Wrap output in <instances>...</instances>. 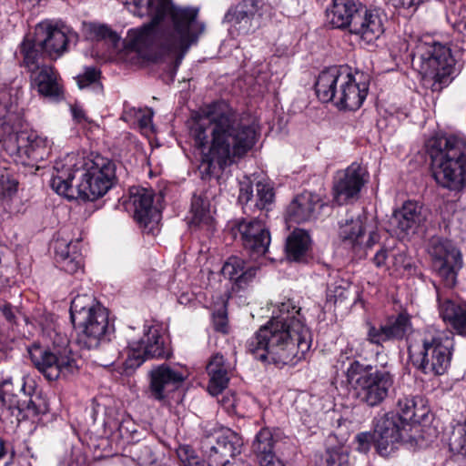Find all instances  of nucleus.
Returning <instances> with one entry per match:
<instances>
[{
  "mask_svg": "<svg viewBox=\"0 0 466 466\" xmlns=\"http://www.w3.org/2000/svg\"><path fill=\"white\" fill-rule=\"evenodd\" d=\"M189 136L200 150L202 178H218L255 146V127L240 118L225 101L214 102L192 119Z\"/></svg>",
  "mask_w": 466,
  "mask_h": 466,
  "instance_id": "1",
  "label": "nucleus"
},
{
  "mask_svg": "<svg viewBox=\"0 0 466 466\" xmlns=\"http://www.w3.org/2000/svg\"><path fill=\"white\" fill-rule=\"evenodd\" d=\"M135 15H149L151 22L137 29L132 41L137 49H157L177 57L180 64L204 32L198 9L176 6L171 0H122Z\"/></svg>",
  "mask_w": 466,
  "mask_h": 466,
  "instance_id": "2",
  "label": "nucleus"
},
{
  "mask_svg": "<svg viewBox=\"0 0 466 466\" xmlns=\"http://www.w3.org/2000/svg\"><path fill=\"white\" fill-rule=\"evenodd\" d=\"M300 310L291 299L279 304L270 320L248 340V351L261 361L296 365L305 358L312 342Z\"/></svg>",
  "mask_w": 466,
  "mask_h": 466,
  "instance_id": "3",
  "label": "nucleus"
},
{
  "mask_svg": "<svg viewBox=\"0 0 466 466\" xmlns=\"http://www.w3.org/2000/svg\"><path fill=\"white\" fill-rule=\"evenodd\" d=\"M53 169L51 187L67 198H75L72 180L76 172L81 173L76 191L84 200L94 201L103 197L116 179L115 162L100 155L81 157L67 154L55 162Z\"/></svg>",
  "mask_w": 466,
  "mask_h": 466,
  "instance_id": "4",
  "label": "nucleus"
},
{
  "mask_svg": "<svg viewBox=\"0 0 466 466\" xmlns=\"http://www.w3.org/2000/svg\"><path fill=\"white\" fill-rule=\"evenodd\" d=\"M8 88L0 87V143L4 150L15 162L25 163L26 159L43 160L49 154V141L34 131L20 130V121Z\"/></svg>",
  "mask_w": 466,
  "mask_h": 466,
  "instance_id": "5",
  "label": "nucleus"
},
{
  "mask_svg": "<svg viewBox=\"0 0 466 466\" xmlns=\"http://www.w3.org/2000/svg\"><path fill=\"white\" fill-rule=\"evenodd\" d=\"M370 77L348 66H331L321 71L315 83L318 98L331 102L339 109L355 111L367 97Z\"/></svg>",
  "mask_w": 466,
  "mask_h": 466,
  "instance_id": "6",
  "label": "nucleus"
},
{
  "mask_svg": "<svg viewBox=\"0 0 466 466\" xmlns=\"http://www.w3.org/2000/svg\"><path fill=\"white\" fill-rule=\"evenodd\" d=\"M429 154L432 177L438 185L450 190L466 186V138L451 135L431 142Z\"/></svg>",
  "mask_w": 466,
  "mask_h": 466,
  "instance_id": "7",
  "label": "nucleus"
},
{
  "mask_svg": "<svg viewBox=\"0 0 466 466\" xmlns=\"http://www.w3.org/2000/svg\"><path fill=\"white\" fill-rule=\"evenodd\" d=\"M70 318L76 331V342L86 350H94L109 340L114 327L108 311L88 295H77L71 302Z\"/></svg>",
  "mask_w": 466,
  "mask_h": 466,
  "instance_id": "8",
  "label": "nucleus"
},
{
  "mask_svg": "<svg viewBox=\"0 0 466 466\" xmlns=\"http://www.w3.org/2000/svg\"><path fill=\"white\" fill-rule=\"evenodd\" d=\"M343 373L359 401L369 407L381 404L389 396L394 383V376L386 365L379 369L360 360H352Z\"/></svg>",
  "mask_w": 466,
  "mask_h": 466,
  "instance_id": "9",
  "label": "nucleus"
},
{
  "mask_svg": "<svg viewBox=\"0 0 466 466\" xmlns=\"http://www.w3.org/2000/svg\"><path fill=\"white\" fill-rule=\"evenodd\" d=\"M422 347L419 353L414 346L408 348L413 365L424 374L439 376L450 367L454 342L449 337L436 330H427L421 339Z\"/></svg>",
  "mask_w": 466,
  "mask_h": 466,
  "instance_id": "10",
  "label": "nucleus"
},
{
  "mask_svg": "<svg viewBox=\"0 0 466 466\" xmlns=\"http://www.w3.org/2000/svg\"><path fill=\"white\" fill-rule=\"evenodd\" d=\"M412 65L424 77L445 83L454 72L455 59L450 46L431 37L419 40L412 53Z\"/></svg>",
  "mask_w": 466,
  "mask_h": 466,
  "instance_id": "11",
  "label": "nucleus"
},
{
  "mask_svg": "<svg viewBox=\"0 0 466 466\" xmlns=\"http://www.w3.org/2000/svg\"><path fill=\"white\" fill-rule=\"evenodd\" d=\"M417 428H408L399 415L388 412L377 419L374 426L375 446L380 455L390 456L400 445L409 449L420 447L423 440Z\"/></svg>",
  "mask_w": 466,
  "mask_h": 466,
  "instance_id": "12",
  "label": "nucleus"
},
{
  "mask_svg": "<svg viewBox=\"0 0 466 466\" xmlns=\"http://www.w3.org/2000/svg\"><path fill=\"white\" fill-rule=\"evenodd\" d=\"M29 355L35 368L48 380L68 378L78 371L76 360L67 348H54L53 350L35 346Z\"/></svg>",
  "mask_w": 466,
  "mask_h": 466,
  "instance_id": "13",
  "label": "nucleus"
},
{
  "mask_svg": "<svg viewBox=\"0 0 466 466\" xmlns=\"http://www.w3.org/2000/svg\"><path fill=\"white\" fill-rule=\"evenodd\" d=\"M428 252L437 274L447 287H453L457 272L462 267L461 251L450 240L433 237L429 242Z\"/></svg>",
  "mask_w": 466,
  "mask_h": 466,
  "instance_id": "14",
  "label": "nucleus"
},
{
  "mask_svg": "<svg viewBox=\"0 0 466 466\" xmlns=\"http://www.w3.org/2000/svg\"><path fill=\"white\" fill-rule=\"evenodd\" d=\"M36 41L43 53L51 60H56L67 52L69 45H76L78 35L66 25L59 26L51 21L36 25Z\"/></svg>",
  "mask_w": 466,
  "mask_h": 466,
  "instance_id": "15",
  "label": "nucleus"
},
{
  "mask_svg": "<svg viewBox=\"0 0 466 466\" xmlns=\"http://www.w3.org/2000/svg\"><path fill=\"white\" fill-rule=\"evenodd\" d=\"M266 213L252 219H243L238 223L242 245L252 258L265 255L270 244V233L264 223Z\"/></svg>",
  "mask_w": 466,
  "mask_h": 466,
  "instance_id": "16",
  "label": "nucleus"
},
{
  "mask_svg": "<svg viewBox=\"0 0 466 466\" xmlns=\"http://www.w3.org/2000/svg\"><path fill=\"white\" fill-rule=\"evenodd\" d=\"M149 376V397L161 402L166 401L170 393L175 391L186 379L183 372L167 364L154 367Z\"/></svg>",
  "mask_w": 466,
  "mask_h": 466,
  "instance_id": "17",
  "label": "nucleus"
},
{
  "mask_svg": "<svg viewBox=\"0 0 466 466\" xmlns=\"http://www.w3.org/2000/svg\"><path fill=\"white\" fill-rule=\"evenodd\" d=\"M365 169L358 163L339 170L333 180L334 200L342 205L356 197L365 183Z\"/></svg>",
  "mask_w": 466,
  "mask_h": 466,
  "instance_id": "18",
  "label": "nucleus"
},
{
  "mask_svg": "<svg viewBox=\"0 0 466 466\" xmlns=\"http://www.w3.org/2000/svg\"><path fill=\"white\" fill-rule=\"evenodd\" d=\"M274 198V188L268 183L258 182L254 192L249 181L240 182L238 201L246 214H255L257 211L268 212L273 205Z\"/></svg>",
  "mask_w": 466,
  "mask_h": 466,
  "instance_id": "19",
  "label": "nucleus"
},
{
  "mask_svg": "<svg viewBox=\"0 0 466 466\" xmlns=\"http://www.w3.org/2000/svg\"><path fill=\"white\" fill-rule=\"evenodd\" d=\"M410 328V319L404 313L390 318L380 326L367 322V340L371 344L382 346L388 341L402 339Z\"/></svg>",
  "mask_w": 466,
  "mask_h": 466,
  "instance_id": "20",
  "label": "nucleus"
},
{
  "mask_svg": "<svg viewBox=\"0 0 466 466\" xmlns=\"http://www.w3.org/2000/svg\"><path fill=\"white\" fill-rule=\"evenodd\" d=\"M153 192L144 187L132 189L130 196L134 218L148 233L154 232L160 220V212L153 206Z\"/></svg>",
  "mask_w": 466,
  "mask_h": 466,
  "instance_id": "21",
  "label": "nucleus"
},
{
  "mask_svg": "<svg viewBox=\"0 0 466 466\" xmlns=\"http://www.w3.org/2000/svg\"><path fill=\"white\" fill-rule=\"evenodd\" d=\"M351 34L358 35L366 44H372L384 33V25L378 10L360 6L359 14L351 24Z\"/></svg>",
  "mask_w": 466,
  "mask_h": 466,
  "instance_id": "22",
  "label": "nucleus"
},
{
  "mask_svg": "<svg viewBox=\"0 0 466 466\" xmlns=\"http://www.w3.org/2000/svg\"><path fill=\"white\" fill-rule=\"evenodd\" d=\"M428 218V210L416 201H406L400 208L393 213L392 223L400 233L415 234L424 226Z\"/></svg>",
  "mask_w": 466,
  "mask_h": 466,
  "instance_id": "23",
  "label": "nucleus"
},
{
  "mask_svg": "<svg viewBox=\"0 0 466 466\" xmlns=\"http://www.w3.org/2000/svg\"><path fill=\"white\" fill-rule=\"evenodd\" d=\"M130 357L136 359L140 365L146 359L164 358L166 352L164 342L157 329L148 328L143 338L129 343Z\"/></svg>",
  "mask_w": 466,
  "mask_h": 466,
  "instance_id": "24",
  "label": "nucleus"
},
{
  "mask_svg": "<svg viewBox=\"0 0 466 466\" xmlns=\"http://www.w3.org/2000/svg\"><path fill=\"white\" fill-rule=\"evenodd\" d=\"M323 207L319 197L310 192L297 196L288 206L286 219L289 222L303 223L316 218L317 211Z\"/></svg>",
  "mask_w": 466,
  "mask_h": 466,
  "instance_id": "25",
  "label": "nucleus"
},
{
  "mask_svg": "<svg viewBox=\"0 0 466 466\" xmlns=\"http://www.w3.org/2000/svg\"><path fill=\"white\" fill-rule=\"evenodd\" d=\"M216 444L210 447L209 457L216 458L215 465L221 466L223 461H233L236 454L240 453L242 441L238 434L229 429L217 432Z\"/></svg>",
  "mask_w": 466,
  "mask_h": 466,
  "instance_id": "26",
  "label": "nucleus"
},
{
  "mask_svg": "<svg viewBox=\"0 0 466 466\" xmlns=\"http://www.w3.org/2000/svg\"><path fill=\"white\" fill-rule=\"evenodd\" d=\"M77 246L78 242H68L64 238L54 243L56 260L59 268L69 274H75L83 268V257Z\"/></svg>",
  "mask_w": 466,
  "mask_h": 466,
  "instance_id": "27",
  "label": "nucleus"
},
{
  "mask_svg": "<svg viewBox=\"0 0 466 466\" xmlns=\"http://www.w3.org/2000/svg\"><path fill=\"white\" fill-rule=\"evenodd\" d=\"M258 268L248 266L241 258L232 256L224 263L221 273L233 282L238 289H245L256 277Z\"/></svg>",
  "mask_w": 466,
  "mask_h": 466,
  "instance_id": "28",
  "label": "nucleus"
},
{
  "mask_svg": "<svg viewBox=\"0 0 466 466\" xmlns=\"http://www.w3.org/2000/svg\"><path fill=\"white\" fill-rule=\"evenodd\" d=\"M361 5L353 0H332V5L326 10V17L335 28H348L351 32V24Z\"/></svg>",
  "mask_w": 466,
  "mask_h": 466,
  "instance_id": "29",
  "label": "nucleus"
},
{
  "mask_svg": "<svg viewBox=\"0 0 466 466\" xmlns=\"http://www.w3.org/2000/svg\"><path fill=\"white\" fill-rule=\"evenodd\" d=\"M440 316L461 336H466V303H459L438 295Z\"/></svg>",
  "mask_w": 466,
  "mask_h": 466,
  "instance_id": "30",
  "label": "nucleus"
},
{
  "mask_svg": "<svg viewBox=\"0 0 466 466\" xmlns=\"http://www.w3.org/2000/svg\"><path fill=\"white\" fill-rule=\"evenodd\" d=\"M233 369L234 365L226 360L223 355L217 353L211 358L207 371L210 378L208 391L212 395H217L227 388Z\"/></svg>",
  "mask_w": 466,
  "mask_h": 466,
  "instance_id": "31",
  "label": "nucleus"
},
{
  "mask_svg": "<svg viewBox=\"0 0 466 466\" xmlns=\"http://www.w3.org/2000/svg\"><path fill=\"white\" fill-rule=\"evenodd\" d=\"M276 439L268 428L261 429L255 436L252 451L259 466H272L278 462L275 452Z\"/></svg>",
  "mask_w": 466,
  "mask_h": 466,
  "instance_id": "32",
  "label": "nucleus"
},
{
  "mask_svg": "<svg viewBox=\"0 0 466 466\" xmlns=\"http://www.w3.org/2000/svg\"><path fill=\"white\" fill-rule=\"evenodd\" d=\"M32 81L40 95L47 97H58L61 94V86L58 82V74L51 66H42L32 72Z\"/></svg>",
  "mask_w": 466,
  "mask_h": 466,
  "instance_id": "33",
  "label": "nucleus"
},
{
  "mask_svg": "<svg viewBox=\"0 0 466 466\" xmlns=\"http://www.w3.org/2000/svg\"><path fill=\"white\" fill-rule=\"evenodd\" d=\"M339 237L346 247L359 253L363 246L364 228L362 221L358 218L346 220L345 224L339 227Z\"/></svg>",
  "mask_w": 466,
  "mask_h": 466,
  "instance_id": "34",
  "label": "nucleus"
},
{
  "mask_svg": "<svg viewBox=\"0 0 466 466\" xmlns=\"http://www.w3.org/2000/svg\"><path fill=\"white\" fill-rule=\"evenodd\" d=\"M19 51L23 57V66L31 72L39 69L42 66V57L46 56L36 41L35 32L34 33V36H25L19 46Z\"/></svg>",
  "mask_w": 466,
  "mask_h": 466,
  "instance_id": "35",
  "label": "nucleus"
},
{
  "mask_svg": "<svg viewBox=\"0 0 466 466\" xmlns=\"http://www.w3.org/2000/svg\"><path fill=\"white\" fill-rule=\"evenodd\" d=\"M418 400L422 401L421 399L413 396H404L398 400V413L396 414L408 428H413L410 422H419L425 415L424 409L418 407Z\"/></svg>",
  "mask_w": 466,
  "mask_h": 466,
  "instance_id": "36",
  "label": "nucleus"
},
{
  "mask_svg": "<svg viewBox=\"0 0 466 466\" xmlns=\"http://www.w3.org/2000/svg\"><path fill=\"white\" fill-rule=\"evenodd\" d=\"M309 246V236L302 229H295L287 239L286 251L289 259L300 261Z\"/></svg>",
  "mask_w": 466,
  "mask_h": 466,
  "instance_id": "37",
  "label": "nucleus"
},
{
  "mask_svg": "<svg viewBox=\"0 0 466 466\" xmlns=\"http://www.w3.org/2000/svg\"><path fill=\"white\" fill-rule=\"evenodd\" d=\"M190 223L198 227H205L209 229L213 224V217L209 210L208 199L194 196L191 202Z\"/></svg>",
  "mask_w": 466,
  "mask_h": 466,
  "instance_id": "38",
  "label": "nucleus"
},
{
  "mask_svg": "<svg viewBox=\"0 0 466 466\" xmlns=\"http://www.w3.org/2000/svg\"><path fill=\"white\" fill-rule=\"evenodd\" d=\"M350 283L345 279H338L329 285L326 297V307L329 309L336 307L338 303L344 302L350 296Z\"/></svg>",
  "mask_w": 466,
  "mask_h": 466,
  "instance_id": "39",
  "label": "nucleus"
},
{
  "mask_svg": "<svg viewBox=\"0 0 466 466\" xmlns=\"http://www.w3.org/2000/svg\"><path fill=\"white\" fill-rule=\"evenodd\" d=\"M84 28L88 38L108 40L114 46H116L119 41L117 34L105 25L88 23L84 24Z\"/></svg>",
  "mask_w": 466,
  "mask_h": 466,
  "instance_id": "40",
  "label": "nucleus"
},
{
  "mask_svg": "<svg viewBox=\"0 0 466 466\" xmlns=\"http://www.w3.org/2000/svg\"><path fill=\"white\" fill-rule=\"evenodd\" d=\"M177 454L184 466H206L205 461L198 457L195 451L188 445H180L177 450ZM216 458H210L208 456V466H216Z\"/></svg>",
  "mask_w": 466,
  "mask_h": 466,
  "instance_id": "41",
  "label": "nucleus"
},
{
  "mask_svg": "<svg viewBox=\"0 0 466 466\" xmlns=\"http://www.w3.org/2000/svg\"><path fill=\"white\" fill-rule=\"evenodd\" d=\"M16 191V180L11 178L6 170L0 169V202L3 205L8 204Z\"/></svg>",
  "mask_w": 466,
  "mask_h": 466,
  "instance_id": "42",
  "label": "nucleus"
},
{
  "mask_svg": "<svg viewBox=\"0 0 466 466\" xmlns=\"http://www.w3.org/2000/svg\"><path fill=\"white\" fill-rule=\"evenodd\" d=\"M449 446L452 452L466 456V422L453 427Z\"/></svg>",
  "mask_w": 466,
  "mask_h": 466,
  "instance_id": "43",
  "label": "nucleus"
},
{
  "mask_svg": "<svg viewBox=\"0 0 466 466\" xmlns=\"http://www.w3.org/2000/svg\"><path fill=\"white\" fill-rule=\"evenodd\" d=\"M252 13L248 10L246 3L238 4L227 12L225 19L233 25L249 24Z\"/></svg>",
  "mask_w": 466,
  "mask_h": 466,
  "instance_id": "44",
  "label": "nucleus"
},
{
  "mask_svg": "<svg viewBox=\"0 0 466 466\" xmlns=\"http://www.w3.org/2000/svg\"><path fill=\"white\" fill-rule=\"evenodd\" d=\"M100 71L96 67H87L86 71L76 78L79 88L92 86L94 89L100 90L102 86L99 83Z\"/></svg>",
  "mask_w": 466,
  "mask_h": 466,
  "instance_id": "45",
  "label": "nucleus"
},
{
  "mask_svg": "<svg viewBox=\"0 0 466 466\" xmlns=\"http://www.w3.org/2000/svg\"><path fill=\"white\" fill-rule=\"evenodd\" d=\"M26 410L32 415L45 414L48 410V406L39 394L32 396L26 402Z\"/></svg>",
  "mask_w": 466,
  "mask_h": 466,
  "instance_id": "46",
  "label": "nucleus"
},
{
  "mask_svg": "<svg viewBox=\"0 0 466 466\" xmlns=\"http://www.w3.org/2000/svg\"><path fill=\"white\" fill-rule=\"evenodd\" d=\"M213 325L215 330L226 334L228 332V321L224 309H218L213 314Z\"/></svg>",
  "mask_w": 466,
  "mask_h": 466,
  "instance_id": "47",
  "label": "nucleus"
},
{
  "mask_svg": "<svg viewBox=\"0 0 466 466\" xmlns=\"http://www.w3.org/2000/svg\"><path fill=\"white\" fill-rule=\"evenodd\" d=\"M356 441L358 443V450L361 452H367L371 445L372 441H375L374 433L360 432L356 436Z\"/></svg>",
  "mask_w": 466,
  "mask_h": 466,
  "instance_id": "48",
  "label": "nucleus"
},
{
  "mask_svg": "<svg viewBox=\"0 0 466 466\" xmlns=\"http://www.w3.org/2000/svg\"><path fill=\"white\" fill-rule=\"evenodd\" d=\"M153 111L150 108L142 109L141 115H139L136 124L138 125L141 129H147L152 124Z\"/></svg>",
  "mask_w": 466,
  "mask_h": 466,
  "instance_id": "49",
  "label": "nucleus"
},
{
  "mask_svg": "<svg viewBox=\"0 0 466 466\" xmlns=\"http://www.w3.org/2000/svg\"><path fill=\"white\" fill-rule=\"evenodd\" d=\"M396 8L417 9L425 0H388Z\"/></svg>",
  "mask_w": 466,
  "mask_h": 466,
  "instance_id": "50",
  "label": "nucleus"
},
{
  "mask_svg": "<svg viewBox=\"0 0 466 466\" xmlns=\"http://www.w3.org/2000/svg\"><path fill=\"white\" fill-rule=\"evenodd\" d=\"M142 108L128 107L126 108L122 114V119L127 123L136 125L139 115H141Z\"/></svg>",
  "mask_w": 466,
  "mask_h": 466,
  "instance_id": "51",
  "label": "nucleus"
},
{
  "mask_svg": "<svg viewBox=\"0 0 466 466\" xmlns=\"http://www.w3.org/2000/svg\"><path fill=\"white\" fill-rule=\"evenodd\" d=\"M0 310L8 322L14 323L15 321L14 308L10 303L6 301H1Z\"/></svg>",
  "mask_w": 466,
  "mask_h": 466,
  "instance_id": "52",
  "label": "nucleus"
},
{
  "mask_svg": "<svg viewBox=\"0 0 466 466\" xmlns=\"http://www.w3.org/2000/svg\"><path fill=\"white\" fill-rule=\"evenodd\" d=\"M353 346L354 345L352 343H348L346 345L345 349L341 350V353H340L339 361L344 362L345 360H348L350 362V361H352L351 358H354L355 356L360 355L358 352L353 353ZM353 360H356L353 359Z\"/></svg>",
  "mask_w": 466,
  "mask_h": 466,
  "instance_id": "53",
  "label": "nucleus"
},
{
  "mask_svg": "<svg viewBox=\"0 0 466 466\" xmlns=\"http://www.w3.org/2000/svg\"><path fill=\"white\" fill-rule=\"evenodd\" d=\"M388 258V250L386 248H380L379 251L376 252L373 262L378 267H383L386 264V259Z\"/></svg>",
  "mask_w": 466,
  "mask_h": 466,
  "instance_id": "54",
  "label": "nucleus"
},
{
  "mask_svg": "<svg viewBox=\"0 0 466 466\" xmlns=\"http://www.w3.org/2000/svg\"><path fill=\"white\" fill-rule=\"evenodd\" d=\"M71 111H72L74 119L77 123H82L84 121H87V117L86 116L85 111L80 106H75L72 107Z\"/></svg>",
  "mask_w": 466,
  "mask_h": 466,
  "instance_id": "55",
  "label": "nucleus"
},
{
  "mask_svg": "<svg viewBox=\"0 0 466 466\" xmlns=\"http://www.w3.org/2000/svg\"><path fill=\"white\" fill-rule=\"evenodd\" d=\"M379 239H380V238H379V234L377 232H375V231L370 232L369 239L366 242V246L368 248H370L375 243H377L379 241Z\"/></svg>",
  "mask_w": 466,
  "mask_h": 466,
  "instance_id": "56",
  "label": "nucleus"
},
{
  "mask_svg": "<svg viewBox=\"0 0 466 466\" xmlns=\"http://www.w3.org/2000/svg\"><path fill=\"white\" fill-rule=\"evenodd\" d=\"M11 384H12L11 379L4 380L2 382H0V391L3 394L9 392L10 391L9 386H11Z\"/></svg>",
  "mask_w": 466,
  "mask_h": 466,
  "instance_id": "57",
  "label": "nucleus"
},
{
  "mask_svg": "<svg viewBox=\"0 0 466 466\" xmlns=\"http://www.w3.org/2000/svg\"><path fill=\"white\" fill-rule=\"evenodd\" d=\"M7 455V451L5 446V441L0 438V461Z\"/></svg>",
  "mask_w": 466,
  "mask_h": 466,
  "instance_id": "58",
  "label": "nucleus"
},
{
  "mask_svg": "<svg viewBox=\"0 0 466 466\" xmlns=\"http://www.w3.org/2000/svg\"><path fill=\"white\" fill-rule=\"evenodd\" d=\"M335 463V459L328 452L327 453V464L332 466Z\"/></svg>",
  "mask_w": 466,
  "mask_h": 466,
  "instance_id": "59",
  "label": "nucleus"
},
{
  "mask_svg": "<svg viewBox=\"0 0 466 466\" xmlns=\"http://www.w3.org/2000/svg\"><path fill=\"white\" fill-rule=\"evenodd\" d=\"M14 457H15V451H12L10 452V455H9L8 461H5V466H8V465L12 464V463H13V461H14Z\"/></svg>",
  "mask_w": 466,
  "mask_h": 466,
  "instance_id": "60",
  "label": "nucleus"
},
{
  "mask_svg": "<svg viewBox=\"0 0 466 466\" xmlns=\"http://www.w3.org/2000/svg\"><path fill=\"white\" fill-rule=\"evenodd\" d=\"M272 466H284V465L282 464V462L280 461V460H279V459H278V462H275V461H274V464H272Z\"/></svg>",
  "mask_w": 466,
  "mask_h": 466,
  "instance_id": "61",
  "label": "nucleus"
}]
</instances>
